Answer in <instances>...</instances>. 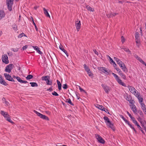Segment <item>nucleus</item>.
Segmentation results:
<instances>
[{"label": "nucleus", "instance_id": "64", "mask_svg": "<svg viewBox=\"0 0 146 146\" xmlns=\"http://www.w3.org/2000/svg\"><path fill=\"white\" fill-rule=\"evenodd\" d=\"M9 115L8 114V113H7V114H5V117H4L5 118H6L8 116H9Z\"/></svg>", "mask_w": 146, "mask_h": 146}, {"label": "nucleus", "instance_id": "53", "mask_svg": "<svg viewBox=\"0 0 146 146\" xmlns=\"http://www.w3.org/2000/svg\"><path fill=\"white\" fill-rule=\"evenodd\" d=\"M117 64L119 65V66H121V65H122L124 66L125 65L121 61Z\"/></svg>", "mask_w": 146, "mask_h": 146}, {"label": "nucleus", "instance_id": "56", "mask_svg": "<svg viewBox=\"0 0 146 146\" xmlns=\"http://www.w3.org/2000/svg\"><path fill=\"white\" fill-rule=\"evenodd\" d=\"M117 14V13H111L110 14V15L111 16H115Z\"/></svg>", "mask_w": 146, "mask_h": 146}, {"label": "nucleus", "instance_id": "25", "mask_svg": "<svg viewBox=\"0 0 146 146\" xmlns=\"http://www.w3.org/2000/svg\"><path fill=\"white\" fill-rule=\"evenodd\" d=\"M30 84H31V86L32 87H37L38 85L37 84L36 82H31Z\"/></svg>", "mask_w": 146, "mask_h": 146}, {"label": "nucleus", "instance_id": "26", "mask_svg": "<svg viewBox=\"0 0 146 146\" xmlns=\"http://www.w3.org/2000/svg\"><path fill=\"white\" fill-rule=\"evenodd\" d=\"M120 117L125 121L126 123L127 124L129 123V121H127L122 115H120Z\"/></svg>", "mask_w": 146, "mask_h": 146}, {"label": "nucleus", "instance_id": "60", "mask_svg": "<svg viewBox=\"0 0 146 146\" xmlns=\"http://www.w3.org/2000/svg\"><path fill=\"white\" fill-rule=\"evenodd\" d=\"M47 91H50V92L52 91L53 90L52 89V87H50L47 90Z\"/></svg>", "mask_w": 146, "mask_h": 146}, {"label": "nucleus", "instance_id": "18", "mask_svg": "<svg viewBox=\"0 0 146 146\" xmlns=\"http://www.w3.org/2000/svg\"><path fill=\"white\" fill-rule=\"evenodd\" d=\"M59 48L60 49L63 51L66 54L67 56H68V53H67V51L63 48V47L62 45H60L59 46Z\"/></svg>", "mask_w": 146, "mask_h": 146}, {"label": "nucleus", "instance_id": "50", "mask_svg": "<svg viewBox=\"0 0 146 146\" xmlns=\"http://www.w3.org/2000/svg\"><path fill=\"white\" fill-rule=\"evenodd\" d=\"M62 87L64 89H66L68 88V86L66 84H63Z\"/></svg>", "mask_w": 146, "mask_h": 146}, {"label": "nucleus", "instance_id": "10", "mask_svg": "<svg viewBox=\"0 0 146 146\" xmlns=\"http://www.w3.org/2000/svg\"><path fill=\"white\" fill-rule=\"evenodd\" d=\"M105 92L107 94H108L109 92L110 91V87L106 85L102 84L101 85Z\"/></svg>", "mask_w": 146, "mask_h": 146}, {"label": "nucleus", "instance_id": "63", "mask_svg": "<svg viewBox=\"0 0 146 146\" xmlns=\"http://www.w3.org/2000/svg\"><path fill=\"white\" fill-rule=\"evenodd\" d=\"M5 104H6V105L7 106H9V102L7 101H6V100L5 101Z\"/></svg>", "mask_w": 146, "mask_h": 146}, {"label": "nucleus", "instance_id": "30", "mask_svg": "<svg viewBox=\"0 0 146 146\" xmlns=\"http://www.w3.org/2000/svg\"><path fill=\"white\" fill-rule=\"evenodd\" d=\"M137 98L139 100V102L140 104H141V103H143V99L142 98H141L140 96H139V98Z\"/></svg>", "mask_w": 146, "mask_h": 146}, {"label": "nucleus", "instance_id": "59", "mask_svg": "<svg viewBox=\"0 0 146 146\" xmlns=\"http://www.w3.org/2000/svg\"><path fill=\"white\" fill-rule=\"evenodd\" d=\"M93 51L94 52V53L96 55H98V52L97 51H96V49H94L93 50Z\"/></svg>", "mask_w": 146, "mask_h": 146}, {"label": "nucleus", "instance_id": "28", "mask_svg": "<svg viewBox=\"0 0 146 146\" xmlns=\"http://www.w3.org/2000/svg\"><path fill=\"white\" fill-rule=\"evenodd\" d=\"M97 106L99 109L101 110L102 111H103L104 109H105V108L103 107V106H100L98 104H97Z\"/></svg>", "mask_w": 146, "mask_h": 146}, {"label": "nucleus", "instance_id": "15", "mask_svg": "<svg viewBox=\"0 0 146 146\" xmlns=\"http://www.w3.org/2000/svg\"><path fill=\"white\" fill-rule=\"evenodd\" d=\"M141 109L143 110L144 113L146 114V106L143 103H141L140 104Z\"/></svg>", "mask_w": 146, "mask_h": 146}, {"label": "nucleus", "instance_id": "22", "mask_svg": "<svg viewBox=\"0 0 146 146\" xmlns=\"http://www.w3.org/2000/svg\"><path fill=\"white\" fill-rule=\"evenodd\" d=\"M57 82L58 85V88L59 90L61 89V84L60 82L58 80H57Z\"/></svg>", "mask_w": 146, "mask_h": 146}, {"label": "nucleus", "instance_id": "9", "mask_svg": "<svg viewBox=\"0 0 146 146\" xmlns=\"http://www.w3.org/2000/svg\"><path fill=\"white\" fill-rule=\"evenodd\" d=\"M4 75L7 80L11 82H15V81L13 79V78L9 74L5 73L4 74Z\"/></svg>", "mask_w": 146, "mask_h": 146}, {"label": "nucleus", "instance_id": "57", "mask_svg": "<svg viewBox=\"0 0 146 146\" xmlns=\"http://www.w3.org/2000/svg\"><path fill=\"white\" fill-rule=\"evenodd\" d=\"M103 111H104L105 112H106L107 113H108V114H110V113L109 112V111L108 110L106 109L105 108V109H104L103 110Z\"/></svg>", "mask_w": 146, "mask_h": 146}, {"label": "nucleus", "instance_id": "51", "mask_svg": "<svg viewBox=\"0 0 146 146\" xmlns=\"http://www.w3.org/2000/svg\"><path fill=\"white\" fill-rule=\"evenodd\" d=\"M106 56L107 58H109L110 60V61L111 62H113V60L108 55H106Z\"/></svg>", "mask_w": 146, "mask_h": 146}, {"label": "nucleus", "instance_id": "14", "mask_svg": "<svg viewBox=\"0 0 146 146\" xmlns=\"http://www.w3.org/2000/svg\"><path fill=\"white\" fill-rule=\"evenodd\" d=\"M130 106L133 112L135 113H136L137 110V108L135 105L134 104H132L130 105Z\"/></svg>", "mask_w": 146, "mask_h": 146}, {"label": "nucleus", "instance_id": "2", "mask_svg": "<svg viewBox=\"0 0 146 146\" xmlns=\"http://www.w3.org/2000/svg\"><path fill=\"white\" fill-rule=\"evenodd\" d=\"M34 112L36 114V115L40 117L41 118L43 119H45L47 121L49 120V118L48 117L45 115H43L38 112L37 111H36L34 110Z\"/></svg>", "mask_w": 146, "mask_h": 146}, {"label": "nucleus", "instance_id": "34", "mask_svg": "<svg viewBox=\"0 0 146 146\" xmlns=\"http://www.w3.org/2000/svg\"><path fill=\"white\" fill-rule=\"evenodd\" d=\"M87 74H88V76L90 77L91 78L93 77V74L92 73L91 71L90 70V71H88V72H87Z\"/></svg>", "mask_w": 146, "mask_h": 146}, {"label": "nucleus", "instance_id": "24", "mask_svg": "<svg viewBox=\"0 0 146 146\" xmlns=\"http://www.w3.org/2000/svg\"><path fill=\"white\" fill-rule=\"evenodd\" d=\"M119 74L123 79H126L125 75L124 74H123L122 72L119 73Z\"/></svg>", "mask_w": 146, "mask_h": 146}, {"label": "nucleus", "instance_id": "62", "mask_svg": "<svg viewBox=\"0 0 146 146\" xmlns=\"http://www.w3.org/2000/svg\"><path fill=\"white\" fill-rule=\"evenodd\" d=\"M18 48H17V49L13 48V50L14 52L17 51H18Z\"/></svg>", "mask_w": 146, "mask_h": 146}, {"label": "nucleus", "instance_id": "54", "mask_svg": "<svg viewBox=\"0 0 146 146\" xmlns=\"http://www.w3.org/2000/svg\"><path fill=\"white\" fill-rule=\"evenodd\" d=\"M125 38L123 36H122L121 37V41L123 43L125 42Z\"/></svg>", "mask_w": 146, "mask_h": 146}, {"label": "nucleus", "instance_id": "38", "mask_svg": "<svg viewBox=\"0 0 146 146\" xmlns=\"http://www.w3.org/2000/svg\"><path fill=\"white\" fill-rule=\"evenodd\" d=\"M7 112H5L4 111H3L1 110L0 111V113L1 115L3 116L4 117H5V115L7 114Z\"/></svg>", "mask_w": 146, "mask_h": 146}, {"label": "nucleus", "instance_id": "17", "mask_svg": "<svg viewBox=\"0 0 146 146\" xmlns=\"http://www.w3.org/2000/svg\"><path fill=\"white\" fill-rule=\"evenodd\" d=\"M33 48L39 54H41L42 52L40 50V48L37 46H33Z\"/></svg>", "mask_w": 146, "mask_h": 146}, {"label": "nucleus", "instance_id": "46", "mask_svg": "<svg viewBox=\"0 0 146 146\" xmlns=\"http://www.w3.org/2000/svg\"><path fill=\"white\" fill-rule=\"evenodd\" d=\"M137 97H139V96H140V93L138 91H137L136 92V94L134 95Z\"/></svg>", "mask_w": 146, "mask_h": 146}, {"label": "nucleus", "instance_id": "35", "mask_svg": "<svg viewBox=\"0 0 146 146\" xmlns=\"http://www.w3.org/2000/svg\"><path fill=\"white\" fill-rule=\"evenodd\" d=\"M122 69L126 73L128 71L127 70L126 68V67L125 66V65H124V66H123V68H122Z\"/></svg>", "mask_w": 146, "mask_h": 146}, {"label": "nucleus", "instance_id": "1", "mask_svg": "<svg viewBox=\"0 0 146 146\" xmlns=\"http://www.w3.org/2000/svg\"><path fill=\"white\" fill-rule=\"evenodd\" d=\"M98 69L100 71H101L106 75H108L110 73H111V72L108 70H107L106 68L103 67H99L98 68ZM112 74L115 78L116 80L118 83L124 86H126L125 84L123 82H122V80L119 78V77L116 74L113 73H111Z\"/></svg>", "mask_w": 146, "mask_h": 146}, {"label": "nucleus", "instance_id": "3", "mask_svg": "<svg viewBox=\"0 0 146 146\" xmlns=\"http://www.w3.org/2000/svg\"><path fill=\"white\" fill-rule=\"evenodd\" d=\"M13 78H16L17 80L19 82L22 83L24 84H26L27 83V85L26 86V87H27L29 86V84H28V82L26 81H24L22 80L20 77L18 76H13Z\"/></svg>", "mask_w": 146, "mask_h": 146}, {"label": "nucleus", "instance_id": "48", "mask_svg": "<svg viewBox=\"0 0 146 146\" xmlns=\"http://www.w3.org/2000/svg\"><path fill=\"white\" fill-rule=\"evenodd\" d=\"M133 122L135 123L136 125L137 126L138 125H139V124L137 122V121L135 120V119H134L132 121Z\"/></svg>", "mask_w": 146, "mask_h": 146}, {"label": "nucleus", "instance_id": "16", "mask_svg": "<svg viewBox=\"0 0 146 146\" xmlns=\"http://www.w3.org/2000/svg\"><path fill=\"white\" fill-rule=\"evenodd\" d=\"M106 124L107 126L111 128L113 130H115V129L113 124H112L110 121H108V122L106 123Z\"/></svg>", "mask_w": 146, "mask_h": 146}, {"label": "nucleus", "instance_id": "40", "mask_svg": "<svg viewBox=\"0 0 146 146\" xmlns=\"http://www.w3.org/2000/svg\"><path fill=\"white\" fill-rule=\"evenodd\" d=\"M131 128H132L135 132H136V131L135 130V128L132 125L130 124L129 122V123L127 124Z\"/></svg>", "mask_w": 146, "mask_h": 146}, {"label": "nucleus", "instance_id": "58", "mask_svg": "<svg viewBox=\"0 0 146 146\" xmlns=\"http://www.w3.org/2000/svg\"><path fill=\"white\" fill-rule=\"evenodd\" d=\"M28 47V46L27 45H26L25 46H24L23 48L22 49L23 50H25Z\"/></svg>", "mask_w": 146, "mask_h": 146}, {"label": "nucleus", "instance_id": "8", "mask_svg": "<svg viewBox=\"0 0 146 146\" xmlns=\"http://www.w3.org/2000/svg\"><path fill=\"white\" fill-rule=\"evenodd\" d=\"M95 136L98 141L100 143L102 144H104L105 143V141L99 135L97 134H96Z\"/></svg>", "mask_w": 146, "mask_h": 146}, {"label": "nucleus", "instance_id": "36", "mask_svg": "<svg viewBox=\"0 0 146 146\" xmlns=\"http://www.w3.org/2000/svg\"><path fill=\"white\" fill-rule=\"evenodd\" d=\"M23 36H26V35L23 33H22L20 34L18 36V37L19 38H21Z\"/></svg>", "mask_w": 146, "mask_h": 146}, {"label": "nucleus", "instance_id": "11", "mask_svg": "<svg viewBox=\"0 0 146 146\" xmlns=\"http://www.w3.org/2000/svg\"><path fill=\"white\" fill-rule=\"evenodd\" d=\"M128 87L129 88V90L131 93L134 95L136 94V92L137 91V90L134 87L129 86H128Z\"/></svg>", "mask_w": 146, "mask_h": 146}, {"label": "nucleus", "instance_id": "52", "mask_svg": "<svg viewBox=\"0 0 146 146\" xmlns=\"http://www.w3.org/2000/svg\"><path fill=\"white\" fill-rule=\"evenodd\" d=\"M139 61L142 64H144L145 62L140 58L139 59Z\"/></svg>", "mask_w": 146, "mask_h": 146}, {"label": "nucleus", "instance_id": "23", "mask_svg": "<svg viewBox=\"0 0 146 146\" xmlns=\"http://www.w3.org/2000/svg\"><path fill=\"white\" fill-rule=\"evenodd\" d=\"M66 102H67L68 103L70 104L72 106H74V104L72 102L70 98L66 99Z\"/></svg>", "mask_w": 146, "mask_h": 146}, {"label": "nucleus", "instance_id": "47", "mask_svg": "<svg viewBox=\"0 0 146 146\" xmlns=\"http://www.w3.org/2000/svg\"><path fill=\"white\" fill-rule=\"evenodd\" d=\"M52 94L54 96H58L59 95L58 94H57L56 92L54 91L53 92H52Z\"/></svg>", "mask_w": 146, "mask_h": 146}, {"label": "nucleus", "instance_id": "31", "mask_svg": "<svg viewBox=\"0 0 146 146\" xmlns=\"http://www.w3.org/2000/svg\"><path fill=\"white\" fill-rule=\"evenodd\" d=\"M5 119L9 122L11 123H13V122L12 120L11 119L10 117H9V115L7 117L5 118Z\"/></svg>", "mask_w": 146, "mask_h": 146}, {"label": "nucleus", "instance_id": "42", "mask_svg": "<svg viewBox=\"0 0 146 146\" xmlns=\"http://www.w3.org/2000/svg\"><path fill=\"white\" fill-rule=\"evenodd\" d=\"M137 126L138 128H139V129H140L142 133L144 134H145V133L143 130L142 129V128H141V127H140L139 125H138Z\"/></svg>", "mask_w": 146, "mask_h": 146}, {"label": "nucleus", "instance_id": "44", "mask_svg": "<svg viewBox=\"0 0 146 146\" xmlns=\"http://www.w3.org/2000/svg\"><path fill=\"white\" fill-rule=\"evenodd\" d=\"M13 29L15 31L17 30V27L16 25L14 24L13 25Z\"/></svg>", "mask_w": 146, "mask_h": 146}, {"label": "nucleus", "instance_id": "27", "mask_svg": "<svg viewBox=\"0 0 146 146\" xmlns=\"http://www.w3.org/2000/svg\"><path fill=\"white\" fill-rule=\"evenodd\" d=\"M122 49H123V50L126 52H128L130 54H131V51L129 50L128 48H126L124 47Z\"/></svg>", "mask_w": 146, "mask_h": 146}, {"label": "nucleus", "instance_id": "21", "mask_svg": "<svg viewBox=\"0 0 146 146\" xmlns=\"http://www.w3.org/2000/svg\"><path fill=\"white\" fill-rule=\"evenodd\" d=\"M50 77L49 76H42L41 77V80H42L45 81H47V80H48V79H50Z\"/></svg>", "mask_w": 146, "mask_h": 146}, {"label": "nucleus", "instance_id": "6", "mask_svg": "<svg viewBox=\"0 0 146 146\" xmlns=\"http://www.w3.org/2000/svg\"><path fill=\"white\" fill-rule=\"evenodd\" d=\"M135 42L137 44V46H139L140 44L139 34L138 32H136L135 35Z\"/></svg>", "mask_w": 146, "mask_h": 146}, {"label": "nucleus", "instance_id": "13", "mask_svg": "<svg viewBox=\"0 0 146 146\" xmlns=\"http://www.w3.org/2000/svg\"><path fill=\"white\" fill-rule=\"evenodd\" d=\"M0 83L4 86H7L8 84L4 80L1 75L0 74Z\"/></svg>", "mask_w": 146, "mask_h": 146}, {"label": "nucleus", "instance_id": "20", "mask_svg": "<svg viewBox=\"0 0 146 146\" xmlns=\"http://www.w3.org/2000/svg\"><path fill=\"white\" fill-rule=\"evenodd\" d=\"M43 10L44 11V13L45 15L48 17H49L50 18V15H49L46 9H45V8H43Z\"/></svg>", "mask_w": 146, "mask_h": 146}, {"label": "nucleus", "instance_id": "33", "mask_svg": "<svg viewBox=\"0 0 146 146\" xmlns=\"http://www.w3.org/2000/svg\"><path fill=\"white\" fill-rule=\"evenodd\" d=\"M104 119L105 120V122L106 123L108 122V121H110L108 118L107 116H104Z\"/></svg>", "mask_w": 146, "mask_h": 146}, {"label": "nucleus", "instance_id": "4", "mask_svg": "<svg viewBox=\"0 0 146 146\" xmlns=\"http://www.w3.org/2000/svg\"><path fill=\"white\" fill-rule=\"evenodd\" d=\"M13 0H7V6L8 10L11 11L12 10V6L13 4Z\"/></svg>", "mask_w": 146, "mask_h": 146}, {"label": "nucleus", "instance_id": "43", "mask_svg": "<svg viewBox=\"0 0 146 146\" xmlns=\"http://www.w3.org/2000/svg\"><path fill=\"white\" fill-rule=\"evenodd\" d=\"M32 21H33V24L34 25L35 29H36V31H38V29L35 23L33 21V18H32Z\"/></svg>", "mask_w": 146, "mask_h": 146}, {"label": "nucleus", "instance_id": "32", "mask_svg": "<svg viewBox=\"0 0 146 146\" xmlns=\"http://www.w3.org/2000/svg\"><path fill=\"white\" fill-rule=\"evenodd\" d=\"M33 78V76L32 75H29L27 76L26 78L27 80H29Z\"/></svg>", "mask_w": 146, "mask_h": 146}, {"label": "nucleus", "instance_id": "45", "mask_svg": "<svg viewBox=\"0 0 146 146\" xmlns=\"http://www.w3.org/2000/svg\"><path fill=\"white\" fill-rule=\"evenodd\" d=\"M79 89L80 90V92H84L86 93V92L85 91L83 90L82 88L80 86H79Z\"/></svg>", "mask_w": 146, "mask_h": 146}, {"label": "nucleus", "instance_id": "61", "mask_svg": "<svg viewBox=\"0 0 146 146\" xmlns=\"http://www.w3.org/2000/svg\"><path fill=\"white\" fill-rule=\"evenodd\" d=\"M85 70L86 71V72H88V71H90V69L88 67L86 68L85 69Z\"/></svg>", "mask_w": 146, "mask_h": 146}, {"label": "nucleus", "instance_id": "19", "mask_svg": "<svg viewBox=\"0 0 146 146\" xmlns=\"http://www.w3.org/2000/svg\"><path fill=\"white\" fill-rule=\"evenodd\" d=\"M5 16V13L3 11H0V20L4 17Z\"/></svg>", "mask_w": 146, "mask_h": 146}, {"label": "nucleus", "instance_id": "29", "mask_svg": "<svg viewBox=\"0 0 146 146\" xmlns=\"http://www.w3.org/2000/svg\"><path fill=\"white\" fill-rule=\"evenodd\" d=\"M50 79H48V80H47V81H46V84L47 85H51L52 84V81H50L49 80Z\"/></svg>", "mask_w": 146, "mask_h": 146}, {"label": "nucleus", "instance_id": "39", "mask_svg": "<svg viewBox=\"0 0 146 146\" xmlns=\"http://www.w3.org/2000/svg\"><path fill=\"white\" fill-rule=\"evenodd\" d=\"M7 112H5L4 111H3L1 110L0 111V113L1 115L3 116L4 117H5V115L7 114Z\"/></svg>", "mask_w": 146, "mask_h": 146}, {"label": "nucleus", "instance_id": "7", "mask_svg": "<svg viewBox=\"0 0 146 146\" xmlns=\"http://www.w3.org/2000/svg\"><path fill=\"white\" fill-rule=\"evenodd\" d=\"M13 67V65L12 64H10L5 68V71L6 72L10 73L11 72V70L12 69Z\"/></svg>", "mask_w": 146, "mask_h": 146}, {"label": "nucleus", "instance_id": "37", "mask_svg": "<svg viewBox=\"0 0 146 146\" xmlns=\"http://www.w3.org/2000/svg\"><path fill=\"white\" fill-rule=\"evenodd\" d=\"M138 113L140 115L141 117H143V113L141 110H138Z\"/></svg>", "mask_w": 146, "mask_h": 146}, {"label": "nucleus", "instance_id": "12", "mask_svg": "<svg viewBox=\"0 0 146 146\" xmlns=\"http://www.w3.org/2000/svg\"><path fill=\"white\" fill-rule=\"evenodd\" d=\"M75 26L78 31L80 28L81 26V23L80 21H76L75 22Z\"/></svg>", "mask_w": 146, "mask_h": 146}, {"label": "nucleus", "instance_id": "49", "mask_svg": "<svg viewBox=\"0 0 146 146\" xmlns=\"http://www.w3.org/2000/svg\"><path fill=\"white\" fill-rule=\"evenodd\" d=\"M114 58L115 60L117 62V63H118L119 62H120L121 61V60H119V59L115 57Z\"/></svg>", "mask_w": 146, "mask_h": 146}, {"label": "nucleus", "instance_id": "5", "mask_svg": "<svg viewBox=\"0 0 146 146\" xmlns=\"http://www.w3.org/2000/svg\"><path fill=\"white\" fill-rule=\"evenodd\" d=\"M1 59L2 62L6 64L9 63L8 57L6 54H4L2 55Z\"/></svg>", "mask_w": 146, "mask_h": 146}, {"label": "nucleus", "instance_id": "41", "mask_svg": "<svg viewBox=\"0 0 146 146\" xmlns=\"http://www.w3.org/2000/svg\"><path fill=\"white\" fill-rule=\"evenodd\" d=\"M86 9H87L88 10L90 11H93L92 10V8L90 7L88 5L86 6Z\"/></svg>", "mask_w": 146, "mask_h": 146}, {"label": "nucleus", "instance_id": "55", "mask_svg": "<svg viewBox=\"0 0 146 146\" xmlns=\"http://www.w3.org/2000/svg\"><path fill=\"white\" fill-rule=\"evenodd\" d=\"M115 69L118 72L119 74V73L121 72L120 69H119V68H115Z\"/></svg>", "mask_w": 146, "mask_h": 146}]
</instances>
